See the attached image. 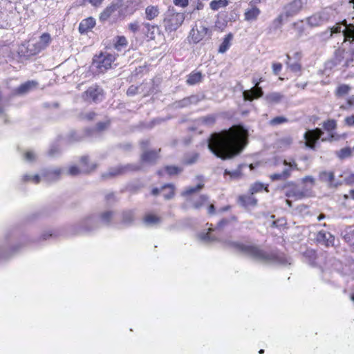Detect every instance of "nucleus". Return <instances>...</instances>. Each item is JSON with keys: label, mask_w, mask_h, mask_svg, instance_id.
I'll return each mask as SVG.
<instances>
[{"label": "nucleus", "mask_w": 354, "mask_h": 354, "mask_svg": "<svg viewBox=\"0 0 354 354\" xmlns=\"http://www.w3.org/2000/svg\"><path fill=\"white\" fill-rule=\"evenodd\" d=\"M247 129L241 125L214 133L208 140V149L216 157L230 159L239 154L246 145Z\"/></svg>", "instance_id": "nucleus-1"}, {"label": "nucleus", "mask_w": 354, "mask_h": 354, "mask_svg": "<svg viewBox=\"0 0 354 354\" xmlns=\"http://www.w3.org/2000/svg\"><path fill=\"white\" fill-rule=\"evenodd\" d=\"M227 245L236 252L264 263L290 265L291 259L277 251H266L255 245L245 244L239 241H227Z\"/></svg>", "instance_id": "nucleus-2"}, {"label": "nucleus", "mask_w": 354, "mask_h": 354, "mask_svg": "<svg viewBox=\"0 0 354 354\" xmlns=\"http://www.w3.org/2000/svg\"><path fill=\"white\" fill-rule=\"evenodd\" d=\"M27 242V238L17 230L7 231L0 239V260L6 259L18 252Z\"/></svg>", "instance_id": "nucleus-3"}, {"label": "nucleus", "mask_w": 354, "mask_h": 354, "mask_svg": "<svg viewBox=\"0 0 354 354\" xmlns=\"http://www.w3.org/2000/svg\"><path fill=\"white\" fill-rule=\"evenodd\" d=\"M99 229L98 218L95 215L84 217L68 228V233L72 236L88 234Z\"/></svg>", "instance_id": "nucleus-4"}, {"label": "nucleus", "mask_w": 354, "mask_h": 354, "mask_svg": "<svg viewBox=\"0 0 354 354\" xmlns=\"http://www.w3.org/2000/svg\"><path fill=\"white\" fill-rule=\"evenodd\" d=\"M307 0H293L284 6V13L279 15L272 22L275 29L279 28L283 21L284 15L286 17H293L297 15L306 5Z\"/></svg>", "instance_id": "nucleus-5"}, {"label": "nucleus", "mask_w": 354, "mask_h": 354, "mask_svg": "<svg viewBox=\"0 0 354 354\" xmlns=\"http://www.w3.org/2000/svg\"><path fill=\"white\" fill-rule=\"evenodd\" d=\"M185 15L182 12H177L174 8L168 9L165 13L163 26L166 32H171L176 31L183 23Z\"/></svg>", "instance_id": "nucleus-6"}, {"label": "nucleus", "mask_w": 354, "mask_h": 354, "mask_svg": "<svg viewBox=\"0 0 354 354\" xmlns=\"http://www.w3.org/2000/svg\"><path fill=\"white\" fill-rule=\"evenodd\" d=\"M115 60V56L107 53H100L94 57L92 67L96 68V72L104 73L111 66Z\"/></svg>", "instance_id": "nucleus-7"}, {"label": "nucleus", "mask_w": 354, "mask_h": 354, "mask_svg": "<svg viewBox=\"0 0 354 354\" xmlns=\"http://www.w3.org/2000/svg\"><path fill=\"white\" fill-rule=\"evenodd\" d=\"M140 169H141L140 165L127 164L126 165H120L110 168L107 172L102 174V178L106 180L123 174L128 171H138Z\"/></svg>", "instance_id": "nucleus-8"}, {"label": "nucleus", "mask_w": 354, "mask_h": 354, "mask_svg": "<svg viewBox=\"0 0 354 354\" xmlns=\"http://www.w3.org/2000/svg\"><path fill=\"white\" fill-rule=\"evenodd\" d=\"M64 169L61 167H49L41 170L42 180L47 183H53L61 178Z\"/></svg>", "instance_id": "nucleus-9"}, {"label": "nucleus", "mask_w": 354, "mask_h": 354, "mask_svg": "<svg viewBox=\"0 0 354 354\" xmlns=\"http://www.w3.org/2000/svg\"><path fill=\"white\" fill-rule=\"evenodd\" d=\"M323 134L324 132L319 128L307 131L304 135L306 140V146L311 149H315L317 142Z\"/></svg>", "instance_id": "nucleus-10"}, {"label": "nucleus", "mask_w": 354, "mask_h": 354, "mask_svg": "<svg viewBox=\"0 0 354 354\" xmlns=\"http://www.w3.org/2000/svg\"><path fill=\"white\" fill-rule=\"evenodd\" d=\"M261 81V79L258 80L257 78H253L252 82L254 84V87L250 90H245L243 92L244 100L252 101L254 99H257L263 95V91L261 87H259Z\"/></svg>", "instance_id": "nucleus-11"}, {"label": "nucleus", "mask_w": 354, "mask_h": 354, "mask_svg": "<svg viewBox=\"0 0 354 354\" xmlns=\"http://www.w3.org/2000/svg\"><path fill=\"white\" fill-rule=\"evenodd\" d=\"M50 42L51 37L50 34L46 32L43 33L39 37V40L35 44H32V47L31 48V45H29L28 48L31 54H37L48 46Z\"/></svg>", "instance_id": "nucleus-12"}, {"label": "nucleus", "mask_w": 354, "mask_h": 354, "mask_svg": "<svg viewBox=\"0 0 354 354\" xmlns=\"http://www.w3.org/2000/svg\"><path fill=\"white\" fill-rule=\"evenodd\" d=\"M330 18L329 13L326 10L317 12L306 19L308 24L310 27L319 26L327 22Z\"/></svg>", "instance_id": "nucleus-13"}, {"label": "nucleus", "mask_w": 354, "mask_h": 354, "mask_svg": "<svg viewBox=\"0 0 354 354\" xmlns=\"http://www.w3.org/2000/svg\"><path fill=\"white\" fill-rule=\"evenodd\" d=\"M124 0H113L111 4L107 6L100 15L99 19L102 22H104L111 16V15L122 7Z\"/></svg>", "instance_id": "nucleus-14"}, {"label": "nucleus", "mask_w": 354, "mask_h": 354, "mask_svg": "<svg viewBox=\"0 0 354 354\" xmlns=\"http://www.w3.org/2000/svg\"><path fill=\"white\" fill-rule=\"evenodd\" d=\"M331 266L343 276H351L354 272V262H349L348 264L343 266L341 261L334 259Z\"/></svg>", "instance_id": "nucleus-15"}, {"label": "nucleus", "mask_w": 354, "mask_h": 354, "mask_svg": "<svg viewBox=\"0 0 354 354\" xmlns=\"http://www.w3.org/2000/svg\"><path fill=\"white\" fill-rule=\"evenodd\" d=\"M293 170H299L296 162H290V165H289V167H285L282 172L271 174L270 176V178L271 179L272 181L287 180L291 176V172Z\"/></svg>", "instance_id": "nucleus-16"}, {"label": "nucleus", "mask_w": 354, "mask_h": 354, "mask_svg": "<svg viewBox=\"0 0 354 354\" xmlns=\"http://www.w3.org/2000/svg\"><path fill=\"white\" fill-rule=\"evenodd\" d=\"M86 99L95 103L101 102L103 100V90L97 86L89 87L85 92Z\"/></svg>", "instance_id": "nucleus-17"}, {"label": "nucleus", "mask_w": 354, "mask_h": 354, "mask_svg": "<svg viewBox=\"0 0 354 354\" xmlns=\"http://www.w3.org/2000/svg\"><path fill=\"white\" fill-rule=\"evenodd\" d=\"M203 99L199 95H192L189 97H185L180 100L176 101L173 104V107L175 109H182L187 107L192 104H196Z\"/></svg>", "instance_id": "nucleus-18"}, {"label": "nucleus", "mask_w": 354, "mask_h": 354, "mask_svg": "<svg viewBox=\"0 0 354 354\" xmlns=\"http://www.w3.org/2000/svg\"><path fill=\"white\" fill-rule=\"evenodd\" d=\"M344 51L339 50H336L334 58L325 63L324 69V73L325 75H329L333 68L341 63L344 58Z\"/></svg>", "instance_id": "nucleus-19"}, {"label": "nucleus", "mask_w": 354, "mask_h": 354, "mask_svg": "<svg viewBox=\"0 0 354 354\" xmlns=\"http://www.w3.org/2000/svg\"><path fill=\"white\" fill-rule=\"evenodd\" d=\"M316 240L318 243L325 246H333L335 242V236L328 232L320 230L317 234Z\"/></svg>", "instance_id": "nucleus-20"}, {"label": "nucleus", "mask_w": 354, "mask_h": 354, "mask_svg": "<svg viewBox=\"0 0 354 354\" xmlns=\"http://www.w3.org/2000/svg\"><path fill=\"white\" fill-rule=\"evenodd\" d=\"M341 32H342L344 40L350 41L351 42L354 41V26H346L344 30H342V26L337 24L331 29V35Z\"/></svg>", "instance_id": "nucleus-21"}, {"label": "nucleus", "mask_w": 354, "mask_h": 354, "mask_svg": "<svg viewBox=\"0 0 354 354\" xmlns=\"http://www.w3.org/2000/svg\"><path fill=\"white\" fill-rule=\"evenodd\" d=\"M109 124L108 122H97L95 127L88 128L85 129V133L91 139L97 138L99 137L100 132L106 129Z\"/></svg>", "instance_id": "nucleus-22"}, {"label": "nucleus", "mask_w": 354, "mask_h": 354, "mask_svg": "<svg viewBox=\"0 0 354 354\" xmlns=\"http://www.w3.org/2000/svg\"><path fill=\"white\" fill-rule=\"evenodd\" d=\"M209 29L203 26H200L196 28H193L189 33L192 41L194 44L198 43L207 34Z\"/></svg>", "instance_id": "nucleus-23"}, {"label": "nucleus", "mask_w": 354, "mask_h": 354, "mask_svg": "<svg viewBox=\"0 0 354 354\" xmlns=\"http://www.w3.org/2000/svg\"><path fill=\"white\" fill-rule=\"evenodd\" d=\"M114 216V212L111 210H106L100 213L97 215H95L98 218L99 228L101 225H110Z\"/></svg>", "instance_id": "nucleus-24"}, {"label": "nucleus", "mask_w": 354, "mask_h": 354, "mask_svg": "<svg viewBox=\"0 0 354 354\" xmlns=\"http://www.w3.org/2000/svg\"><path fill=\"white\" fill-rule=\"evenodd\" d=\"M37 82L34 80H29L24 84H21L19 87L14 90V93L17 95H24L32 89L35 88L37 86Z\"/></svg>", "instance_id": "nucleus-25"}, {"label": "nucleus", "mask_w": 354, "mask_h": 354, "mask_svg": "<svg viewBox=\"0 0 354 354\" xmlns=\"http://www.w3.org/2000/svg\"><path fill=\"white\" fill-rule=\"evenodd\" d=\"M160 149L145 151L141 155V161L145 163L154 164L158 158V153Z\"/></svg>", "instance_id": "nucleus-26"}, {"label": "nucleus", "mask_w": 354, "mask_h": 354, "mask_svg": "<svg viewBox=\"0 0 354 354\" xmlns=\"http://www.w3.org/2000/svg\"><path fill=\"white\" fill-rule=\"evenodd\" d=\"M183 171V168L177 166H165L164 168L157 171V174L160 177H163L165 174L169 176L177 175Z\"/></svg>", "instance_id": "nucleus-27"}, {"label": "nucleus", "mask_w": 354, "mask_h": 354, "mask_svg": "<svg viewBox=\"0 0 354 354\" xmlns=\"http://www.w3.org/2000/svg\"><path fill=\"white\" fill-rule=\"evenodd\" d=\"M95 26V19L93 17H88L82 20L79 25L80 33H86Z\"/></svg>", "instance_id": "nucleus-28"}, {"label": "nucleus", "mask_w": 354, "mask_h": 354, "mask_svg": "<svg viewBox=\"0 0 354 354\" xmlns=\"http://www.w3.org/2000/svg\"><path fill=\"white\" fill-rule=\"evenodd\" d=\"M319 179L323 182L328 183L330 186L337 187L340 183H335L334 173L332 171H322L319 174Z\"/></svg>", "instance_id": "nucleus-29"}, {"label": "nucleus", "mask_w": 354, "mask_h": 354, "mask_svg": "<svg viewBox=\"0 0 354 354\" xmlns=\"http://www.w3.org/2000/svg\"><path fill=\"white\" fill-rule=\"evenodd\" d=\"M295 162L292 158H283L281 156H274L272 160V165L274 167H278L281 165H284L285 167H289L290 162Z\"/></svg>", "instance_id": "nucleus-30"}, {"label": "nucleus", "mask_w": 354, "mask_h": 354, "mask_svg": "<svg viewBox=\"0 0 354 354\" xmlns=\"http://www.w3.org/2000/svg\"><path fill=\"white\" fill-rule=\"evenodd\" d=\"M197 178L199 180V183L195 187H187L182 193V195L184 196H189L194 193L199 192L204 187L203 179L202 176H197Z\"/></svg>", "instance_id": "nucleus-31"}, {"label": "nucleus", "mask_w": 354, "mask_h": 354, "mask_svg": "<svg viewBox=\"0 0 354 354\" xmlns=\"http://www.w3.org/2000/svg\"><path fill=\"white\" fill-rule=\"evenodd\" d=\"M216 114H209L205 116L198 118L197 119V122L198 124H201L202 125L211 127L216 122Z\"/></svg>", "instance_id": "nucleus-32"}, {"label": "nucleus", "mask_w": 354, "mask_h": 354, "mask_svg": "<svg viewBox=\"0 0 354 354\" xmlns=\"http://www.w3.org/2000/svg\"><path fill=\"white\" fill-rule=\"evenodd\" d=\"M286 58L287 61L286 63L292 72L297 73L301 71V64L300 61L292 60L291 57L288 54L286 55Z\"/></svg>", "instance_id": "nucleus-33"}, {"label": "nucleus", "mask_w": 354, "mask_h": 354, "mask_svg": "<svg viewBox=\"0 0 354 354\" xmlns=\"http://www.w3.org/2000/svg\"><path fill=\"white\" fill-rule=\"evenodd\" d=\"M134 221V212L131 209L124 210L122 213V223L124 225H131Z\"/></svg>", "instance_id": "nucleus-34"}, {"label": "nucleus", "mask_w": 354, "mask_h": 354, "mask_svg": "<svg viewBox=\"0 0 354 354\" xmlns=\"http://www.w3.org/2000/svg\"><path fill=\"white\" fill-rule=\"evenodd\" d=\"M284 98V95L279 92L268 93L265 99L268 103L278 104Z\"/></svg>", "instance_id": "nucleus-35"}, {"label": "nucleus", "mask_w": 354, "mask_h": 354, "mask_svg": "<svg viewBox=\"0 0 354 354\" xmlns=\"http://www.w3.org/2000/svg\"><path fill=\"white\" fill-rule=\"evenodd\" d=\"M80 163L82 166V172L88 173L95 170L97 167L95 163H93L91 165H88V156H83L80 158Z\"/></svg>", "instance_id": "nucleus-36"}, {"label": "nucleus", "mask_w": 354, "mask_h": 354, "mask_svg": "<svg viewBox=\"0 0 354 354\" xmlns=\"http://www.w3.org/2000/svg\"><path fill=\"white\" fill-rule=\"evenodd\" d=\"M159 13L158 6H149L145 8V17L147 20H153L158 16Z\"/></svg>", "instance_id": "nucleus-37"}, {"label": "nucleus", "mask_w": 354, "mask_h": 354, "mask_svg": "<svg viewBox=\"0 0 354 354\" xmlns=\"http://www.w3.org/2000/svg\"><path fill=\"white\" fill-rule=\"evenodd\" d=\"M143 32L146 35L147 37L151 39H153L155 38V31L158 29L157 26L151 25L149 23H143Z\"/></svg>", "instance_id": "nucleus-38"}, {"label": "nucleus", "mask_w": 354, "mask_h": 354, "mask_svg": "<svg viewBox=\"0 0 354 354\" xmlns=\"http://www.w3.org/2000/svg\"><path fill=\"white\" fill-rule=\"evenodd\" d=\"M232 39L233 35L232 33H229L225 35L218 48V52L220 53H224L229 49L231 46Z\"/></svg>", "instance_id": "nucleus-39"}, {"label": "nucleus", "mask_w": 354, "mask_h": 354, "mask_svg": "<svg viewBox=\"0 0 354 354\" xmlns=\"http://www.w3.org/2000/svg\"><path fill=\"white\" fill-rule=\"evenodd\" d=\"M239 202L241 205L244 207H248L254 206L257 203V200L252 195L241 196H239Z\"/></svg>", "instance_id": "nucleus-40"}, {"label": "nucleus", "mask_w": 354, "mask_h": 354, "mask_svg": "<svg viewBox=\"0 0 354 354\" xmlns=\"http://www.w3.org/2000/svg\"><path fill=\"white\" fill-rule=\"evenodd\" d=\"M286 196L288 198H294L295 199H301L305 196L304 191L297 187H292L286 192Z\"/></svg>", "instance_id": "nucleus-41"}, {"label": "nucleus", "mask_w": 354, "mask_h": 354, "mask_svg": "<svg viewBox=\"0 0 354 354\" xmlns=\"http://www.w3.org/2000/svg\"><path fill=\"white\" fill-rule=\"evenodd\" d=\"M260 13H261L260 10L258 8L253 6L250 9H248L245 12V19L246 21L255 20V19H257L258 16L260 15Z\"/></svg>", "instance_id": "nucleus-42"}, {"label": "nucleus", "mask_w": 354, "mask_h": 354, "mask_svg": "<svg viewBox=\"0 0 354 354\" xmlns=\"http://www.w3.org/2000/svg\"><path fill=\"white\" fill-rule=\"evenodd\" d=\"M268 185L263 184L261 182H255L252 185H251L250 188V193L251 195H253L256 193L260 192L262 190H265L268 192Z\"/></svg>", "instance_id": "nucleus-43"}, {"label": "nucleus", "mask_w": 354, "mask_h": 354, "mask_svg": "<svg viewBox=\"0 0 354 354\" xmlns=\"http://www.w3.org/2000/svg\"><path fill=\"white\" fill-rule=\"evenodd\" d=\"M202 74L201 72H192L187 78L186 82L188 85H194L201 82Z\"/></svg>", "instance_id": "nucleus-44"}, {"label": "nucleus", "mask_w": 354, "mask_h": 354, "mask_svg": "<svg viewBox=\"0 0 354 354\" xmlns=\"http://www.w3.org/2000/svg\"><path fill=\"white\" fill-rule=\"evenodd\" d=\"M174 185L172 184H165L161 187L163 193V196L166 200H169L174 196Z\"/></svg>", "instance_id": "nucleus-45"}, {"label": "nucleus", "mask_w": 354, "mask_h": 354, "mask_svg": "<svg viewBox=\"0 0 354 354\" xmlns=\"http://www.w3.org/2000/svg\"><path fill=\"white\" fill-rule=\"evenodd\" d=\"M160 222V218L154 214H147L144 218V223L147 226H153Z\"/></svg>", "instance_id": "nucleus-46"}, {"label": "nucleus", "mask_w": 354, "mask_h": 354, "mask_svg": "<svg viewBox=\"0 0 354 354\" xmlns=\"http://www.w3.org/2000/svg\"><path fill=\"white\" fill-rule=\"evenodd\" d=\"M21 180L24 183L31 182L34 184H38L42 180V178L41 176V174L34 175L26 174L23 175Z\"/></svg>", "instance_id": "nucleus-47"}, {"label": "nucleus", "mask_w": 354, "mask_h": 354, "mask_svg": "<svg viewBox=\"0 0 354 354\" xmlns=\"http://www.w3.org/2000/svg\"><path fill=\"white\" fill-rule=\"evenodd\" d=\"M85 137H88L85 131L84 132L73 131L69 134L68 140L69 142H78L82 140Z\"/></svg>", "instance_id": "nucleus-48"}, {"label": "nucleus", "mask_w": 354, "mask_h": 354, "mask_svg": "<svg viewBox=\"0 0 354 354\" xmlns=\"http://www.w3.org/2000/svg\"><path fill=\"white\" fill-rule=\"evenodd\" d=\"M199 158L198 153H191L186 154L183 159V163L187 165H191L196 163Z\"/></svg>", "instance_id": "nucleus-49"}, {"label": "nucleus", "mask_w": 354, "mask_h": 354, "mask_svg": "<svg viewBox=\"0 0 354 354\" xmlns=\"http://www.w3.org/2000/svg\"><path fill=\"white\" fill-rule=\"evenodd\" d=\"M62 152L60 144L57 142L52 144L48 149V154L50 157H55L59 156Z\"/></svg>", "instance_id": "nucleus-50"}, {"label": "nucleus", "mask_w": 354, "mask_h": 354, "mask_svg": "<svg viewBox=\"0 0 354 354\" xmlns=\"http://www.w3.org/2000/svg\"><path fill=\"white\" fill-rule=\"evenodd\" d=\"M209 231H211V230L209 229ZM198 238L201 241H203V242H205V243H210V242H213V241H215L217 240V238L216 236H214V235H212L210 234V232H201L198 234Z\"/></svg>", "instance_id": "nucleus-51"}, {"label": "nucleus", "mask_w": 354, "mask_h": 354, "mask_svg": "<svg viewBox=\"0 0 354 354\" xmlns=\"http://www.w3.org/2000/svg\"><path fill=\"white\" fill-rule=\"evenodd\" d=\"M228 5L227 0H213L211 1L209 6L213 10H218L221 8H224Z\"/></svg>", "instance_id": "nucleus-52"}, {"label": "nucleus", "mask_w": 354, "mask_h": 354, "mask_svg": "<svg viewBox=\"0 0 354 354\" xmlns=\"http://www.w3.org/2000/svg\"><path fill=\"white\" fill-rule=\"evenodd\" d=\"M292 139L290 136L281 138L278 140L277 145L281 149H286L291 145Z\"/></svg>", "instance_id": "nucleus-53"}, {"label": "nucleus", "mask_w": 354, "mask_h": 354, "mask_svg": "<svg viewBox=\"0 0 354 354\" xmlns=\"http://www.w3.org/2000/svg\"><path fill=\"white\" fill-rule=\"evenodd\" d=\"M127 40L124 36H118L116 37V41L114 44L115 48L118 50H121L124 47L127 46Z\"/></svg>", "instance_id": "nucleus-54"}, {"label": "nucleus", "mask_w": 354, "mask_h": 354, "mask_svg": "<svg viewBox=\"0 0 354 354\" xmlns=\"http://www.w3.org/2000/svg\"><path fill=\"white\" fill-rule=\"evenodd\" d=\"M353 149L345 147L337 152V156L339 159H345L351 156Z\"/></svg>", "instance_id": "nucleus-55"}, {"label": "nucleus", "mask_w": 354, "mask_h": 354, "mask_svg": "<svg viewBox=\"0 0 354 354\" xmlns=\"http://www.w3.org/2000/svg\"><path fill=\"white\" fill-rule=\"evenodd\" d=\"M350 89L351 88L348 85L342 84L337 88L336 95L338 97H342L347 94Z\"/></svg>", "instance_id": "nucleus-56"}, {"label": "nucleus", "mask_w": 354, "mask_h": 354, "mask_svg": "<svg viewBox=\"0 0 354 354\" xmlns=\"http://www.w3.org/2000/svg\"><path fill=\"white\" fill-rule=\"evenodd\" d=\"M208 201V197L206 195H201L198 198V199L194 202L193 207L195 209H199L205 203H206Z\"/></svg>", "instance_id": "nucleus-57"}, {"label": "nucleus", "mask_w": 354, "mask_h": 354, "mask_svg": "<svg viewBox=\"0 0 354 354\" xmlns=\"http://www.w3.org/2000/svg\"><path fill=\"white\" fill-rule=\"evenodd\" d=\"M337 127V124L335 120H328L327 121L324 122L323 124L324 129L327 131H331L334 129H335Z\"/></svg>", "instance_id": "nucleus-58"}, {"label": "nucleus", "mask_w": 354, "mask_h": 354, "mask_svg": "<svg viewBox=\"0 0 354 354\" xmlns=\"http://www.w3.org/2000/svg\"><path fill=\"white\" fill-rule=\"evenodd\" d=\"M288 122V119L284 116H277L270 121V124L277 126Z\"/></svg>", "instance_id": "nucleus-59"}, {"label": "nucleus", "mask_w": 354, "mask_h": 354, "mask_svg": "<svg viewBox=\"0 0 354 354\" xmlns=\"http://www.w3.org/2000/svg\"><path fill=\"white\" fill-rule=\"evenodd\" d=\"M236 217L234 216H232L230 218H225L221 219L217 225V228L221 229L228 225L232 221H236Z\"/></svg>", "instance_id": "nucleus-60"}, {"label": "nucleus", "mask_w": 354, "mask_h": 354, "mask_svg": "<svg viewBox=\"0 0 354 354\" xmlns=\"http://www.w3.org/2000/svg\"><path fill=\"white\" fill-rule=\"evenodd\" d=\"M37 155L33 151H27L24 153V159L29 162H32L36 160Z\"/></svg>", "instance_id": "nucleus-61"}, {"label": "nucleus", "mask_w": 354, "mask_h": 354, "mask_svg": "<svg viewBox=\"0 0 354 354\" xmlns=\"http://www.w3.org/2000/svg\"><path fill=\"white\" fill-rule=\"evenodd\" d=\"M304 255L306 257H308L310 259V263L313 264L315 263V259H316V252L313 250H307Z\"/></svg>", "instance_id": "nucleus-62"}, {"label": "nucleus", "mask_w": 354, "mask_h": 354, "mask_svg": "<svg viewBox=\"0 0 354 354\" xmlns=\"http://www.w3.org/2000/svg\"><path fill=\"white\" fill-rule=\"evenodd\" d=\"M344 240L350 243L351 245H354V230H351L349 232H347L344 235Z\"/></svg>", "instance_id": "nucleus-63"}, {"label": "nucleus", "mask_w": 354, "mask_h": 354, "mask_svg": "<svg viewBox=\"0 0 354 354\" xmlns=\"http://www.w3.org/2000/svg\"><path fill=\"white\" fill-rule=\"evenodd\" d=\"M82 173V171L77 166H71L68 171V174L72 176H75Z\"/></svg>", "instance_id": "nucleus-64"}]
</instances>
